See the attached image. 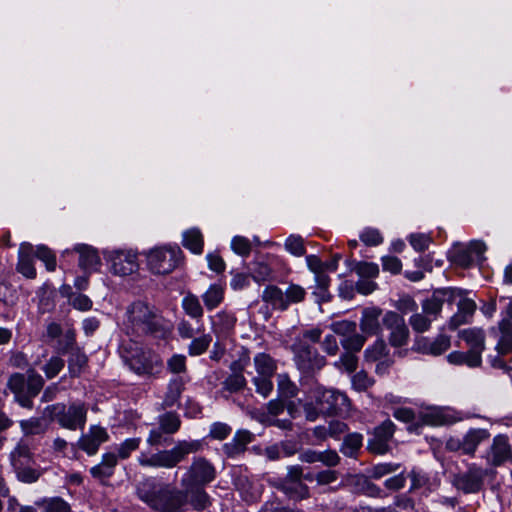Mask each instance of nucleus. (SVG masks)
<instances>
[{
  "mask_svg": "<svg viewBox=\"0 0 512 512\" xmlns=\"http://www.w3.org/2000/svg\"><path fill=\"white\" fill-rule=\"evenodd\" d=\"M253 441V434L248 430H238L233 439L223 445V452L228 458L243 454L247 445Z\"/></svg>",
  "mask_w": 512,
  "mask_h": 512,
  "instance_id": "nucleus-17",
  "label": "nucleus"
},
{
  "mask_svg": "<svg viewBox=\"0 0 512 512\" xmlns=\"http://www.w3.org/2000/svg\"><path fill=\"white\" fill-rule=\"evenodd\" d=\"M309 393L325 415L331 416L349 411L350 400L346 394L340 391L327 389L317 384Z\"/></svg>",
  "mask_w": 512,
  "mask_h": 512,
  "instance_id": "nucleus-7",
  "label": "nucleus"
},
{
  "mask_svg": "<svg viewBox=\"0 0 512 512\" xmlns=\"http://www.w3.org/2000/svg\"><path fill=\"white\" fill-rule=\"evenodd\" d=\"M118 458L115 453L108 452L102 455L101 462L90 469L91 475L98 480H105L114 474Z\"/></svg>",
  "mask_w": 512,
  "mask_h": 512,
  "instance_id": "nucleus-22",
  "label": "nucleus"
},
{
  "mask_svg": "<svg viewBox=\"0 0 512 512\" xmlns=\"http://www.w3.org/2000/svg\"><path fill=\"white\" fill-rule=\"evenodd\" d=\"M45 412L65 429H83L86 423L87 409L84 404L73 403L67 408L64 404L57 403L47 406Z\"/></svg>",
  "mask_w": 512,
  "mask_h": 512,
  "instance_id": "nucleus-8",
  "label": "nucleus"
},
{
  "mask_svg": "<svg viewBox=\"0 0 512 512\" xmlns=\"http://www.w3.org/2000/svg\"><path fill=\"white\" fill-rule=\"evenodd\" d=\"M109 435L105 428L101 426H91L89 431L82 435L79 439V448L85 451L88 455L97 453L100 445L108 441Z\"/></svg>",
  "mask_w": 512,
  "mask_h": 512,
  "instance_id": "nucleus-15",
  "label": "nucleus"
},
{
  "mask_svg": "<svg viewBox=\"0 0 512 512\" xmlns=\"http://www.w3.org/2000/svg\"><path fill=\"white\" fill-rule=\"evenodd\" d=\"M216 470L205 458L194 459V485H205L214 480Z\"/></svg>",
  "mask_w": 512,
  "mask_h": 512,
  "instance_id": "nucleus-25",
  "label": "nucleus"
},
{
  "mask_svg": "<svg viewBox=\"0 0 512 512\" xmlns=\"http://www.w3.org/2000/svg\"><path fill=\"white\" fill-rule=\"evenodd\" d=\"M36 257L45 263L48 271H54L56 268V257L54 253L46 246H38L35 252Z\"/></svg>",
  "mask_w": 512,
  "mask_h": 512,
  "instance_id": "nucleus-50",
  "label": "nucleus"
},
{
  "mask_svg": "<svg viewBox=\"0 0 512 512\" xmlns=\"http://www.w3.org/2000/svg\"><path fill=\"white\" fill-rule=\"evenodd\" d=\"M106 258L111 262L112 272L119 276H127L138 270L137 255L132 250H113Z\"/></svg>",
  "mask_w": 512,
  "mask_h": 512,
  "instance_id": "nucleus-11",
  "label": "nucleus"
},
{
  "mask_svg": "<svg viewBox=\"0 0 512 512\" xmlns=\"http://www.w3.org/2000/svg\"><path fill=\"white\" fill-rule=\"evenodd\" d=\"M450 260L458 265V266H461L463 268H467L469 267L474 259L470 253V251L468 250V248L466 249H459L457 251H455L451 256H450Z\"/></svg>",
  "mask_w": 512,
  "mask_h": 512,
  "instance_id": "nucleus-56",
  "label": "nucleus"
},
{
  "mask_svg": "<svg viewBox=\"0 0 512 512\" xmlns=\"http://www.w3.org/2000/svg\"><path fill=\"white\" fill-rule=\"evenodd\" d=\"M432 318L422 313H415L409 319V324L416 332L423 333L430 328Z\"/></svg>",
  "mask_w": 512,
  "mask_h": 512,
  "instance_id": "nucleus-46",
  "label": "nucleus"
},
{
  "mask_svg": "<svg viewBox=\"0 0 512 512\" xmlns=\"http://www.w3.org/2000/svg\"><path fill=\"white\" fill-rule=\"evenodd\" d=\"M128 323L136 332L149 334L154 338L165 339L172 331V325L158 310L147 303L137 301L127 309Z\"/></svg>",
  "mask_w": 512,
  "mask_h": 512,
  "instance_id": "nucleus-2",
  "label": "nucleus"
},
{
  "mask_svg": "<svg viewBox=\"0 0 512 512\" xmlns=\"http://www.w3.org/2000/svg\"><path fill=\"white\" fill-rule=\"evenodd\" d=\"M147 443L152 447L168 446L172 443L171 435L159 427L153 428L148 437Z\"/></svg>",
  "mask_w": 512,
  "mask_h": 512,
  "instance_id": "nucleus-39",
  "label": "nucleus"
},
{
  "mask_svg": "<svg viewBox=\"0 0 512 512\" xmlns=\"http://www.w3.org/2000/svg\"><path fill=\"white\" fill-rule=\"evenodd\" d=\"M138 497L151 508L161 512H179L187 495L169 485L146 479L137 486Z\"/></svg>",
  "mask_w": 512,
  "mask_h": 512,
  "instance_id": "nucleus-1",
  "label": "nucleus"
},
{
  "mask_svg": "<svg viewBox=\"0 0 512 512\" xmlns=\"http://www.w3.org/2000/svg\"><path fill=\"white\" fill-rule=\"evenodd\" d=\"M409 242L416 251L422 252L428 248L431 238L426 234H412Z\"/></svg>",
  "mask_w": 512,
  "mask_h": 512,
  "instance_id": "nucleus-61",
  "label": "nucleus"
},
{
  "mask_svg": "<svg viewBox=\"0 0 512 512\" xmlns=\"http://www.w3.org/2000/svg\"><path fill=\"white\" fill-rule=\"evenodd\" d=\"M306 291L303 287L291 283L284 291V300L286 302V310L291 304L300 303L305 299Z\"/></svg>",
  "mask_w": 512,
  "mask_h": 512,
  "instance_id": "nucleus-38",
  "label": "nucleus"
},
{
  "mask_svg": "<svg viewBox=\"0 0 512 512\" xmlns=\"http://www.w3.org/2000/svg\"><path fill=\"white\" fill-rule=\"evenodd\" d=\"M337 479L338 472L335 470H322L315 474V481L320 486L331 484Z\"/></svg>",
  "mask_w": 512,
  "mask_h": 512,
  "instance_id": "nucleus-63",
  "label": "nucleus"
},
{
  "mask_svg": "<svg viewBox=\"0 0 512 512\" xmlns=\"http://www.w3.org/2000/svg\"><path fill=\"white\" fill-rule=\"evenodd\" d=\"M459 338L469 346V351L481 355L485 349V333L481 328H469L461 330Z\"/></svg>",
  "mask_w": 512,
  "mask_h": 512,
  "instance_id": "nucleus-21",
  "label": "nucleus"
},
{
  "mask_svg": "<svg viewBox=\"0 0 512 512\" xmlns=\"http://www.w3.org/2000/svg\"><path fill=\"white\" fill-rule=\"evenodd\" d=\"M141 444V438H128L116 446V456L118 459H128L131 454L136 451Z\"/></svg>",
  "mask_w": 512,
  "mask_h": 512,
  "instance_id": "nucleus-34",
  "label": "nucleus"
},
{
  "mask_svg": "<svg viewBox=\"0 0 512 512\" xmlns=\"http://www.w3.org/2000/svg\"><path fill=\"white\" fill-rule=\"evenodd\" d=\"M192 451V444L181 442L170 450H160L149 454L142 451L137 457V462L145 468H172L181 462Z\"/></svg>",
  "mask_w": 512,
  "mask_h": 512,
  "instance_id": "nucleus-6",
  "label": "nucleus"
},
{
  "mask_svg": "<svg viewBox=\"0 0 512 512\" xmlns=\"http://www.w3.org/2000/svg\"><path fill=\"white\" fill-rule=\"evenodd\" d=\"M303 478L304 468L301 465H290L284 477L271 480L270 484L288 499L299 502L310 498V488L303 482Z\"/></svg>",
  "mask_w": 512,
  "mask_h": 512,
  "instance_id": "nucleus-4",
  "label": "nucleus"
},
{
  "mask_svg": "<svg viewBox=\"0 0 512 512\" xmlns=\"http://www.w3.org/2000/svg\"><path fill=\"white\" fill-rule=\"evenodd\" d=\"M512 446L505 434L496 435L487 453L488 463L494 467L503 465L511 458Z\"/></svg>",
  "mask_w": 512,
  "mask_h": 512,
  "instance_id": "nucleus-14",
  "label": "nucleus"
},
{
  "mask_svg": "<svg viewBox=\"0 0 512 512\" xmlns=\"http://www.w3.org/2000/svg\"><path fill=\"white\" fill-rule=\"evenodd\" d=\"M272 376L257 375L252 379L256 392L267 397L273 390Z\"/></svg>",
  "mask_w": 512,
  "mask_h": 512,
  "instance_id": "nucleus-47",
  "label": "nucleus"
},
{
  "mask_svg": "<svg viewBox=\"0 0 512 512\" xmlns=\"http://www.w3.org/2000/svg\"><path fill=\"white\" fill-rule=\"evenodd\" d=\"M486 470L476 464H470L464 472L453 475L452 484L465 494L478 493L482 490Z\"/></svg>",
  "mask_w": 512,
  "mask_h": 512,
  "instance_id": "nucleus-10",
  "label": "nucleus"
},
{
  "mask_svg": "<svg viewBox=\"0 0 512 512\" xmlns=\"http://www.w3.org/2000/svg\"><path fill=\"white\" fill-rule=\"evenodd\" d=\"M331 329L335 334L346 338L356 331V323L348 320L337 321L331 324Z\"/></svg>",
  "mask_w": 512,
  "mask_h": 512,
  "instance_id": "nucleus-55",
  "label": "nucleus"
},
{
  "mask_svg": "<svg viewBox=\"0 0 512 512\" xmlns=\"http://www.w3.org/2000/svg\"><path fill=\"white\" fill-rule=\"evenodd\" d=\"M363 437L359 433H350L344 438L341 452L346 456H353L362 446Z\"/></svg>",
  "mask_w": 512,
  "mask_h": 512,
  "instance_id": "nucleus-36",
  "label": "nucleus"
},
{
  "mask_svg": "<svg viewBox=\"0 0 512 512\" xmlns=\"http://www.w3.org/2000/svg\"><path fill=\"white\" fill-rule=\"evenodd\" d=\"M33 454L30 445L25 439H21L14 450L10 453V461L14 468L29 466L32 462Z\"/></svg>",
  "mask_w": 512,
  "mask_h": 512,
  "instance_id": "nucleus-26",
  "label": "nucleus"
},
{
  "mask_svg": "<svg viewBox=\"0 0 512 512\" xmlns=\"http://www.w3.org/2000/svg\"><path fill=\"white\" fill-rule=\"evenodd\" d=\"M285 248L297 257L303 256L306 253L304 240L299 235H290L285 241Z\"/></svg>",
  "mask_w": 512,
  "mask_h": 512,
  "instance_id": "nucleus-45",
  "label": "nucleus"
},
{
  "mask_svg": "<svg viewBox=\"0 0 512 512\" xmlns=\"http://www.w3.org/2000/svg\"><path fill=\"white\" fill-rule=\"evenodd\" d=\"M383 325L389 329V343L394 347H401L407 343L409 330L402 316L398 313L389 311L382 318Z\"/></svg>",
  "mask_w": 512,
  "mask_h": 512,
  "instance_id": "nucleus-12",
  "label": "nucleus"
},
{
  "mask_svg": "<svg viewBox=\"0 0 512 512\" xmlns=\"http://www.w3.org/2000/svg\"><path fill=\"white\" fill-rule=\"evenodd\" d=\"M447 360L449 363L454 365H467L469 367L475 368L479 367L482 363V356L477 353L470 352H460L454 351L447 356Z\"/></svg>",
  "mask_w": 512,
  "mask_h": 512,
  "instance_id": "nucleus-28",
  "label": "nucleus"
},
{
  "mask_svg": "<svg viewBox=\"0 0 512 512\" xmlns=\"http://www.w3.org/2000/svg\"><path fill=\"white\" fill-rule=\"evenodd\" d=\"M223 299V289L219 285H211L203 295V301L208 309L217 307Z\"/></svg>",
  "mask_w": 512,
  "mask_h": 512,
  "instance_id": "nucleus-40",
  "label": "nucleus"
},
{
  "mask_svg": "<svg viewBox=\"0 0 512 512\" xmlns=\"http://www.w3.org/2000/svg\"><path fill=\"white\" fill-rule=\"evenodd\" d=\"M272 269L265 262H255L254 267L252 269V277L253 279L260 283L265 282L271 279Z\"/></svg>",
  "mask_w": 512,
  "mask_h": 512,
  "instance_id": "nucleus-48",
  "label": "nucleus"
},
{
  "mask_svg": "<svg viewBox=\"0 0 512 512\" xmlns=\"http://www.w3.org/2000/svg\"><path fill=\"white\" fill-rule=\"evenodd\" d=\"M249 363V350L242 347L238 358L234 360L229 366L231 374L244 375V371L246 367L249 365Z\"/></svg>",
  "mask_w": 512,
  "mask_h": 512,
  "instance_id": "nucleus-42",
  "label": "nucleus"
},
{
  "mask_svg": "<svg viewBox=\"0 0 512 512\" xmlns=\"http://www.w3.org/2000/svg\"><path fill=\"white\" fill-rule=\"evenodd\" d=\"M395 432V425L391 420H385L374 429L373 438L368 441V450L375 454H385L389 451V441Z\"/></svg>",
  "mask_w": 512,
  "mask_h": 512,
  "instance_id": "nucleus-13",
  "label": "nucleus"
},
{
  "mask_svg": "<svg viewBox=\"0 0 512 512\" xmlns=\"http://www.w3.org/2000/svg\"><path fill=\"white\" fill-rule=\"evenodd\" d=\"M231 247L235 253L241 256H248L251 252L250 241L242 236H235L232 239Z\"/></svg>",
  "mask_w": 512,
  "mask_h": 512,
  "instance_id": "nucleus-59",
  "label": "nucleus"
},
{
  "mask_svg": "<svg viewBox=\"0 0 512 512\" xmlns=\"http://www.w3.org/2000/svg\"><path fill=\"white\" fill-rule=\"evenodd\" d=\"M365 341L366 337L356 333L355 331L350 336L344 338L341 341V345L346 350V352L357 353L363 348Z\"/></svg>",
  "mask_w": 512,
  "mask_h": 512,
  "instance_id": "nucleus-41",
  "label": "nucleus"
},
{
  "mask_svg": "<svg viewBox=\"0 0 512 512\" xmlns=\"http://www.w3.org/2000/svg\"><path fill=\"white\" fill-rule=\"evenodd\" d=\"M65 362L58 356L51 357L43 367L45 375L48 379L54 378L64 367Z\"/></svg>",
  "mask_w": 512,
  "mask_h": 512,
  "instance_id": "nucleus-54",
  "label": "nucleus"
},
{
  "mask_svg": "<svg viewBox=\"0 0 512 512\" xmlns=\"http://www.w3.org/2000/svg\"><path fill=\"white\" fill-rule=\"evenodd\" d=\"M33 247L30 243L23 242L20 244L18 251L17 271L27 278H35L36 269L32 258Z\"/></svg>",
  "mask_w": 512,
  "mask_h": 512,
  "instance_id": "nucleus-18",
  "label": "nucleus"
},
{
  "mask_svg": "<svg viewBox=\"0 0 512 512\" xmlns=\"http://www.w3.org/2000/svg\"><path fill=\"white\" fill-rule=\"evenodd\" d=\"M443 307V300L435 293L431 298L422 303V312L435 320Z\"/></svg>",
  "mask_w": 512,
  "mask_h": 512,
  "instance_id": "nucleus-37",
  "label": "nucleus"
},
{
  "mask_svg": "<svg viewBox=\"0 0 512 512\" xmlns=\"http://www.w3.org/2000/svg\"><path fill=\"white\" fill-rule=\"evenodd\" d=\"M291 349L297 368L307 375H313L326 365V359L316 348L305 341H296Z\"/></svg>",
  "mask_w": 512,
  "mask_h": 512,
  "instance_id": "nucleus-9",
  "label": "nucleus"
},
{
  "mask_svg": "<svg viewBox=\"0 0 512 512\" xmlns=\"http://www.w3.org/2000/svg\"><path fill=\"white\" fill-rule=\"evenodd\" d=\"M148 269L154 274H168L180 263L182 252L176 245H161L143 253Z\"/></svg>",
  "mask_w": 512,
  "mask_h": 512,
  "instance_id": "nucleus-5",
  "label": "nucleus"
},
{
  "mask_svg": "<svg viewBox=\"0 0 512 512\" xmlns=\"http://www.w3.org/2000/svg\"><path fill=\"white\" fill-rule=\"evenodd\" d=\"M88 358L79 348L69 351L68 370L71 377H78L87 366Z\"/></svg>",
  "mask_w": 512,
  "mask_h": 512,
  "instance_id": "nucleus-29",
  "label": "nucleus"
},
{
  "mask_svg": "<svg viewBox=\"0 0 512 512\" xmlns=\"http://www.w3.org/2000/svg\"><path fill=\"white\" fill-rule=\"evenodd\" d=\"M501 334L496 345L499 355H506L512 352V322L509 319H502L498 324Z\"/></svg>",
  "mask_w": 512,
  "mask_h": 512,
  "instance_id": "nucleus-27",
  "label": "nucleus"
},
{
  "mask_svg": "<svg viewBox=\"0 0 512 512\" xmlns=\"http://www.w3.org/2000/svg\"><path fill=\"white\" fill-rule=\"evenodd\" d=\"M254 366L258 375L273 376L276 371V362L266 353H259L254 357Z\"/></svg>",
  "mask_w": 512,
  "mask_h": 512,
  "instance_id": "nucleus-32",
  "label": "nucleus"
},
{
  "mask_svg": "<svg viewBox=\"0 0 512 512\" xmlns=\"http://www.w3.org/2000/svg\"><path fill=\"white\" fill-rule=\"evenodd\" d=\"M490 438V432L484 428H472L463 436L464 455L474 456L478 446Z\"/></svg>",
  "mask_w": 512,
  "mask_h": 512,
  "instance_id": "nucleus-23",
  "label": "nucleus"
},
{
  "mask_svg": "<svg viewBox=\"0 0 512 512\" xmlns=\"http://www.w3.org/2000/svg\"><path fill=\"white\" fill-rule=\"evenodd\" d=\"M7 385L15 395H18L19 393L24 392L26 379L23 374L15 373L10 376Z\"/></svg>",
  "mask_w": 512,
  "mask_h": 512,
  "instance_id": "nucleus-60",
  "label": "nucleus"
},
{
  "mask_svg": "<svg viewBox=\"0 0 512 512\" xmlns=\"http://www.w3.org/2000/svg\"><path fill=\"white\" fill-rule=\"evenodd\" d=\"M419 418L425 425L441 426L452 423L451 417L441 407H427L419 412Z\"/></svg>",
  "mask_w": 512,
  "mask_h": 512,
  "instance_id": "nucleus-24",
  "label": "nucleus"
},
{
  "mask_svg": "<svg viewBox=\"0 0 512 512\" xmlns=\"http://www.w3.org/2000/svg\"><path fill=\"white\" fill-rule=\"evenodd\" d=\"M386 355V343L383 339H378L371 347L365 350V359L367 361H377Z\"/></svg>",
  "mask_w": 512,
  "mask_h": 512,
  "instance_id": "nucleus-49",
  "label": "nucleus"
},
{
  "mask_svg": "<svg viewBox=\"0 0 512 512\" xmlns=\"http://www.w3.org/2000/svg\"><path fill=\"white\" fill-rule=\"evenodd\" d=\"M354 271L361 277V278H374L379 273V268L377 264L369 263V262H358L355 267Z\"/></svg>",
  "mask_w": 512,
  "mask_h": 512,
  "instance_id": "nucleus-52",
  "label": "nucleus"
},
{
  "mask_svg": "<svg viewBox=\"0 0 512 512\" xmlns=\"http://www.w3.org/2000/svg\"><path fill=\"white\" fill-rule=\"evenodd\" d=\"M41 512H71V507L61 497L44 498L36 502Z\"/></svg>",
  "mask_w": 512,
  "mask_h": 512,
  "instance_id": "nucleus-31",
  "label": "nucleus"
},
{
  "mask_svg": "<svg viewBox=\"0 0 512 512\" xmlns=\"http://www.w3.org/2000/svg\"><path fill=\"white\" fill-rule=\"evenodd\" d=\"M247 385V380L244 375L230 374L223 382L225 390L236 393L243 390Z\"/></svg>",
  "mask_w": 512,
  "mask_h": 512,
  "instance_id": "nucleus-44",
  "label": "nucleus"
},
{
  "mask_svg": "<svg viewBox=\"0 0 512 512\" xmlns=\"http://www.w3.org/2000/svg\"><path fill=\"white\" fill-rule=\"evenodd\" d=\"M158 427L171 435L179 429L180 420L177 415L166 413L159 417Z\"/></svg>",
  "mask_w": 512,
  "mask_h": 512,
  "instance_id": "nucleus-43",
  "label": "nucleus"
},
{
  "mask_svg": "<svg viewBox=\"0 0 512 512\" xmlns=\"http://www.w3.org/2000/svg\"><path fill=\"white\" fill-rule=\"evenodd\" d=\"M373 384L374 379L369 377L364 370L357 372L352 377L353 388L359 392L366 391L368 388L372 387Z\"/></svg>",
  "mask_w": 512,
  "mask_h": 512,
  "instance_id": "nucleus-51",
  "label": "nucleus"
},
{
  "mask_svg": "<svg viewBox=\"0 0 512 512\" xmlns=\"http://www.w3.org/2000/svg\"><path fill=\"white\" fill-rule=\"evenodd\" d=\"M14 469L16 470L18 479L25 483L35 482L39 477L38 472L28 466Z\"/></svg>",
  "mask_w": 512,
  "mask_h": 512,
  "instance_id": "nucleus-64",
  "label": "nucleus"
},
{
  "mask_svg": "<svg viewBox=\"0 0 512 512\" xmlns=\"http://www.w3.org/2000/svg\"><path fill=\"white\" fill-rule=\"evenodd\" d=\"M382 310L376 307L365 308L360 320V329L366 335H377L381 331L379 318Z\"/></svg>",
  "mask_w": 512,
  "mask_h": 512,
  "instance_id": "nucleus-19",
  "label": "nucleus"
},
{
  "mask_svg": "<svg viewBox=\"0 0 512 512\" xmlns=\"http://www.w3.org/2000/svg\"><path fill=\"white\" fill-rule=\"evenodd\" d=\"M20 427L24 435H38L46 431L47 425L40 418H30L20 421Z\"/></svg>",
  "mask_w": 512,
  "mask_h": 512,
  "instance_id": "nucleus-35",
  "label": "nucleus"
},
{
  "mask_svg": "<svg viewBox=\"0 0 512 512\" xmlns=\"http://www.w3.org/2000/svg\"><path fill=\"white\" fill-rule=\"evenodd\" d=\"M262 300L272 305L274 309L281 311L286 310V302L284 300V292L275 285H269L265 288Z\"/></svg>",
  "mask_w": 512,
  "mask_h": 512,
  "instance_id": "nucleus-30",
  "label": "nucleus"
},
{
  "mask_svg": "<svg viewBox=\"0 0 512 512\" xmlns=\"http://www.w3.org/2000/svg\"><path fill=\"white\" fill-rule=\"evenodd\" d=\"M277 389L281 397L290 399L298 394L297 385L289 378L287 374H278Z\"/></svg>",
  "mask_w": 512,
  "mask_h": 512,
  "instance_id": "nucleus-33",
  "label": "nucleus"
},
{
  "mask_svg": "<svg viewBox=\"0 0 512 512\" xmlns=\"http://www.w3.org/2000/svg\"><path fill=\"white\" fill-rule=\"evenodd\" d=\"M450 344V337L447 335H439L433 342H429L427 339L421 338L416 342V350L422 353L438 356L447 351Z\"/></svg>",
  "mask_w": 512,
  "mask_h": 512,
  "instance_id": "nucleus-20",
  "label": "nucleus"
},
{
  "mask_svg": "<svg viewBox=\"0 0 512 512\" xmlns=\"http://www.w3.org/2000/svg\"><path fill=\"white\" fill-rule=\"evenodd\" d=\"M358 358L355 353L345 352L341 355L338 362L335 363L337 367H343L348 373L356 370Z\"/></svg>",
  "mask_w": 512,
  "mask_h": 512,
  "instance_id": "nucleus-58",
  "label": "nucleus"
},
{
  "mask_svg": "<svg viewBox=\"0 0 512 512\" xmlns=\"http://www.w3.org/2000/svg\"><path fill=\"white\" fill-rule=\"evenodd\" d=\"M167 366L172 373H181L186 370V357L181 354H174L168 360Z\"/></svg>",
  "mask_w": 512,
  "mask_h": 512,
  "instance_id": "nucleus-62",
  "label": "nucleus"
},
{
  "mask_svg": "<svg viewBox=\"0 0 512 512\" xmlns=\"http://www.w3.org/2000/svg\"><path fill=\"white\" fill-rule=\"evenodd\" d=\"M44 380L42 376L35 371H31L26 381L27 392L30 396H36L43 388Z\"/></svg>",
  "mask_w": 512,
  "mask_h": 512,
  "instance_id": "nucleus-53",
  "label": "nucleus"
},
{
  "mask_svg": "<svg viewBox=\"0 0 512 512\" xmlns=\"http://www.w3.org/2000/svg\"><path fill=\"white\" fill-rule=\"evenodd\" d=\"M73 250L79 254V267L86 274L89 275L98 269L101 260L95 248L87 244H77Z\"/></svg>",
  "mask_w": 512,
  "mask_h": 512,
  "instance_id": "nucleus-16",
  "label": "nucleus"
},
{
  "mask_svg": "<svg viewBox=\"0 0 512 512\" xmlns=\"http://www.w3.org/2000/svg\"><path fill=\"white\" fill-rule=\"evenodd\" d=\"M231 431L232 428L228 424L215 422L211 425L209 437L216 440H224L230 435Z\"/></svg>",
  "mask_w": 512,
  "mask_h": 512,
  "instance_id": "nucleus-57",
  "label": "nucleus"
},
{
  "mask_svg": "<svg viewBox=\"0 0 512 512\" xmlns=\"http://www.w3.org/2000/svg\"><path fill=\"white\" fill-rule=\"evenodd\" d=\"M119 351L125 364L139 375L151 374L162 365L159 355L150 350L143 349L132 341L123 343Z\"/></svg>",
  "mask_w": 512,
  "mask_h": 512,
  "instance_id": "nucleus-3",
  "label": "nucleus"
}]
</instances>
